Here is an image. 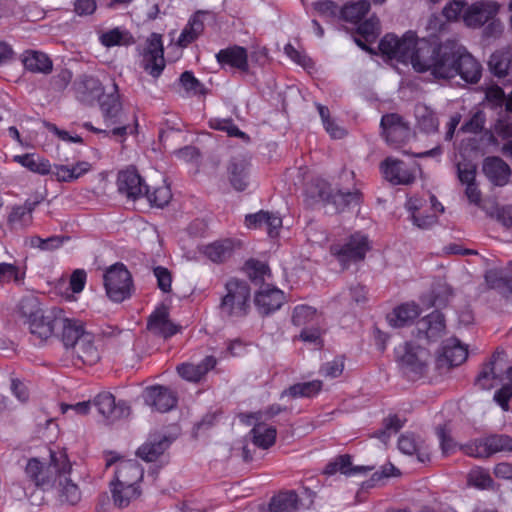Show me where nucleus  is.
Returning <instances> with one entry per match:
<instances>
[{
    "label": "nucleus",
    "mask_w": 512,
    "mask_h": 512,
    "mask_svg": "<svg viewBox=\"0 0 512 512\" xmlns=\"http://www.w3.org/2000/svg\"><path fill=\"white\" fill-rule=\"evenodd\" d=\"M438 44L427 39H419L412 31L406 32L401 38L394 34L385 35L379 50L390 61L404 65L411 64L416 72L431 74Z\"/></svg>",
    "instance_id": "nucleus-1"
},
{
    "label": "nucleus",
    "mask_w": 512,
    "mask_h": 512,
    "mask_svg": "<svg viewBox=\"0 0 512 512\" xmlns=\"http://www.w3.org/2000/svg\"><path fill=\"white\" fill-rule=\"evenodd\" d=\"M431 75L449 79L459 75L468 83H477L481 77L480 63L455 40L438 44Z\"/></svg>",
    "instance_id": "nucleus-2"
},
{
    "label": "nucleus",
    "mask_w": 512,
    "mask_h": 512,
    "mask_svg": "<svg viewBox=\"0 0 512 512\" xmlns=\"http://www.w3.org/2000/svg\"><path fill=\"white\" fill-rule=\"evenodd\" d=\"M251 290L246 281L230 279L225 284V294L219 305L223 318L238 319L247 315L250 308Z\"/></svg>",
    "instance_id": "nucleus-3"
},
{
    "label": "nucleus",
    "mask_w": 512,
    "mask_h": 512,
    "mask_svg": "<svg viewBox=\"0 0 512 512\" xmlns=\"http://www.w3.org/2000/svg\"><path fill=\"white\" fill-rule=\"evenodd\" d=\"M52 459L54 467L57 469V474L51 486L55 488L61 503L76 505L82 498V492L78 485L69 477L72 465L68 460L67 454L60 451L59 454H53Z\"/></svg>",
    "instance_id": "nucleus-4"
},
{
    "label": "nucleus",
    "mask_w": 512,
    "mask_h": 512,
    "mask_svg": "<svg viewBox=\"0 0 512 512\" xmlns=\"http://www.w3.org/2000/svg\"><path fill=\"white\" fill-rule=\"evenodd\" d=\"M395 356L403 373L411 380H417L426 373L430 353L422 345L406 342L395 348Z\"/></svg>",
    "instance_id": "nucleus-5"
},
{
    "label": "nucleus",
    "mask_w": 512,
    "mask_h": 512,
    "mask_svg": "<svg viewBox=\"0 0 512 512\" xmlns=\"http://www.w3.org/2000/svg\"><path fill=\"white\" fill-rule=\"evenodd\" d=\"M103 282L107 297L115 303L129 299L134 291L132 275L122 263H116L107 268L103 275Z\"/></svg>",
    "instance_id": "nucleus-6"
},
{
    "label": "nucleus",
    "mask_w": 512,
    "mask_h": 512,
    "mask_svg": "<svg viewBox=\"0 0 512 512\" xmlns=\"http://www.w3.org/2000/svg\"><path fill=\"white\" fill-rule=\"evenodd\" d=\"M501 383V388L495 392L494 400L504 410H509V400L512 397V367L508 368L503 375H498L493 363L487 365L479 373L476 385L480 389L488 390Z\"/></svg>",
    "instance_id": "nucleus-7"
},
{
    "label": "nucleus",
    "mask_w": 512,
    "mask_h": 512,
    "mask_svg": "<svg viewBox=\"0 0 512 512\" xmlns=\"http://www.w3.org/2000/svg\"><path fill=\"white\" fill-rule=\"evenodd\" d=\"M371 249V243L367 235L356 232L349 236L343 245L332 244L330 252L343 267H347L350 263L362 261L367 252Z\"/></svg>",
    "instance_id": "nucleus-8"
},
{
    "label": "nucleus",
    "mask_w": 512,
    "mask_h": 512,
    "mask_svg": "<svg viewBox=\"0 0 512 512\" xmlns=\"http://www.w3.org/2000/svg\"><path fill=\"white\" fill-rule=\"evenodd\" d=\"M382 136L387 144L398 149L408 143L415 137V133L404 119L396 113H390L382 116L381 123Z\"/></svg>",
    "instance_id": "nucleus-9"
},
{
    "label": "nucleus",
    "mask_w": 512,
    "mask_h": 512,
    "mask_svg": "<svg viewBox=\"0 0 512 512\" xmlns=\"http://www.w3.org/2000/svg\"><path fill=\"white\" fill-rule=\"evenodd\" d=\"M462 450L466 455L475 458L488 457L497 452H511L512 437L508 435H491L464 445Z\"/></svg>",
    "instance_id": "nucleus-10"
},
{
    "label": "nucleus",
    "mask_w": 512,
    "mask_h": 512,
    "mask_svg": "<svg viewBox=\"0 0 512 512\" xmlns=\"http://www.w3.org/2000/svg\"><path fill=\"white\" fill-rule=\"evenodd\" d=\"M141 55L145 71L154 78L159 77L165 68L162 36L157 33H152L146 39L141 50Z\"/></svg>",
    "instance_id": "nucleus-11"
},
{
    "label": "nucleus",
    "mask_w": 512,
    "mask_h": 512,
    "mask_svg": "<svg viewBox=\"0 0 512 512\" xmlns=\"http://www.w3.org/2000/svg\"><path fill=\"white\" fill-rule=\"evenodd\" d=\"M59 320H61V309H38L29 317L30 332L40 341H45L55 334Z\"/></svg>",
    "instance_id": "nucleus-12"
},
{
    "label": "nucleus",
    "mask_w": 512,
    "mask_h": 512,
    "mask_svg": "<svg viewBox=\"0 0 512 512\" xmlns=\"http://www.w3.org/2000/svg\"><path fill=\"white\" fill-rule=\"evenodd\" d=\"M380 171L383 177L393 185H408L414 182L420 167L416 163L407 165L399 159L387 157L381 162Z\"/></svg>",
    "instance_id": "nucleus-13"
},
{
    "label": "nucleus",
    "mask_w": 512,
    "mask_h": 512,
    "mask_svg": "<svg viewBox=\"0 0 512 512\" xmlns=\"http://www.w3.org/2000/svg\"><path fill=\"white\" fill-rule=\"evenodd\" d=\"M263 418L262 412L241 415L242 421L253 425L249 434L252 443L258 448L268 449L275 443L277 432L275 427L265 423Z\"/></svg>",
    "instance_id": "nucleus-14"
},
{
    "label": "nucleus",
    "mask_w": 512,
    "mask_h": 512,
    "mask_svg": "<svg viewBox=\"0 0 512 512\" xmlns=\"http://www.w3.org/2000/svg\"><path fill=\"white\" fill-rule=\"evenodd\" d=\"M500 7V4L493 0L474 2L468 5L463 13V23L469 28H480L496 17Z\"/></svg>",
    "instance_id": "nucleus-15"
},
{
    "label": "nucleus",
    "mask_w": 512,
    "mask_h": 512,
    "mask_svg": "<svg viewBox=\"0 0 512 512\" xmlns=\"http://www.w3.org/2000/svg\"><path fill=\"white\" fill-rule=\"evenodd\" d=\"M430 200L433 213L425 215L421 213L425 204L424 200L417 197H411L406 202V208L410 212L413 224L420 229H429L432 227L437 222V213H442L444 211L443 205L438 202L434 196H431Z\"/></svg>",
    "instance_id": "nucleus-16"
},
{
    "label": "nucleus",
    "mask_w": 512,
    "mask_h": 512,
    "mask_svg": "<svg viewBox=\"0 0 512 512\" xmlns=\"http://www.w3.org/2000/svg\"><path fill=\"white\" fill-rule=\"evenodd\" d=\"M118 190L121 194L130 199H137L144 196L146 184L135 168H127L118 174Z\"/></svg>",
    "instance_id": "nucleus-17"
},
{
    "label": "nucleus",
    "mask_w": 512,
    "mask_h": 512,
    "mask_svg": "<svg viewBox=\"0 0 512 512\" xmlns=\"http://www.w3.org/2000/svg\"><path fill=\"white\" fill-rule=\"evenodd\" d=\"M53 454H56V452H51V456ZM25 474L36 486L48 488L52 485L57 469L54 467L52 458L50 465L46 468L38 459L32 458L26 464Z\"/></svg>",
    "instance_id": "nucleus-18"
},
{
    "label": "nucleus",
    "mask_w": 512,
    "mask_h": 512,
    "mask_svg": "<svg viewBox=\"0 0 512 512\" xmlns=\"http://www.w3.org/2000/svg\"><path fill=\"white\" fill-rule=\"evenodd\" d=\"M145 403L159 412H167L175 407V394L164 386H151L144 391Z\"/></svg>",
    "instance_id": "nucleus-19"
},
{
    "label": "nucleus",
    "mask_w": 512,
    "mask_h": 512,
    "mask_svg": "<svg viewBox=\"0 0 512 512\" xmlns=\"http://www.w3.org/2000/svg\"><path fill=\"white\" fill-rule=\"evenodd\" d=\"M418 341H436L444 332L445 322L443 315L435 311L417 323Z\"/></svg>",
    "instance_id": "nucleus-20"
},
{
    "label": "nucleus",
    "mask_w": 512,
    "mask_h": 512,
    "mask_svg": "<svg viewBox=\"0 0 512 512\" xmlns=\"http://www.w3.org/2000/svg\"><path fill=\"white\" fill-rule=\"evenodd\" d=\"M284 303V293L271 285L262 286L255 295V305L260 313L269 314L278 310Z\"/></svg>",
    "instance_id": "nucleus-21"
},
{
    "label": "nucleus",
    "mask_w": 512,
    "mask_h": 512,
    "mask_svg": "<svg viewBox=\"0 0 512 512\" xmlns=\"http://www.w3.org/2000/svg\"><path fill=\"white\" fill-rule=\"evenodd\" d=\"M245 225L249 229L265 228L270 237H275L282 227V219L278 214L261 210L257 213L246 215Z\"/></svg>",
    "instance_id": "nucleus-22"
},
{
    "label": "nucleus",
    "mask_w": 512,
    "mask_h": 512,
    "mask_svg": "<svg viewBox=\"0 0 512 512\" xmlns=\"http://www.w3.org/2000/svg\"><path fill=\"white\" fill-rule=\"evenodd\" d=\"M94 402L99 413L110 420L126 417L130 413L126 402L120 401L116 404L114 396L108 392L98 394Z\"/></svg>",
    "instance_id": "nucleus-23"
},
{
    "label": "nucleus",
    "mask_w": 512,
    "mask_h": 512,
    "mask_svg": "<svg viewBox=\"0 0 512 512\" xmlns=\"http://www.w3.org/2000/svg\"><path fill=\"white\" fill-rule=\"evenodd\" d=\"M148 329L152 333L164 338L171 337L179 331L178 325L169 319L166 307L157 308L149 317Z\"/></svg>",
    "instance_id": "nucleus-24"
},
{
    "label": "nucleus",
    "mask_w": 512,
    "mask_h": 512,
    "mask_svg": "<svg viewBox=\"0 0 512 512\" xmlns=\"http://www.w3.org/2000/svg\"><path fill=\"white\" fill-rule=\"evenodd\" d=\"M468 356V349L461 344L456 338H450L445 341L442 346L441 353L438 357L440 365L458 366L462 364Z\"/></svg>",
    "instance_id": "nucleus-25"
},
{
    "label": "nucleus",
    "mask_w": 512,
    "mask_h": 512,
    "mask_svg": "<svg viewBox=\"0 0 512 512\" xmlns=\"http://www.w3.org/2000/svg\"><path fill=\"white\" fill-rule=\"evenodd\" d=\"M144 470L140 467L137 460H119L117 462L115 471V482L133 484V486H140L143 479Z\"/></svg>",
    "instance_id": "nucleus-26"
},
{
    "label": "nucleus",
    "mask_w": 512,
    "mask_h": 512,
    "mask_svg": "<svg viewBox=\"0 0 512 512\" xmlns=\"http://www.w3.org/2000/svg\"><path fill=\"white\" fill-rule=\"evenodd\" d=\"M240 241L235 239H221L202 247V253L212 262L220 263L230 258Z\"/></svg>",
    "instance_id": "nucleus-27"
},
{
    "label": "nucleus",
    "mask_w": 512,
    "mask_h": 512,
    "mask_svg": "<svg viewBox=\"0 0 512 512\" xmlns=\"http://www.w3.org/2000/svg\"><path fill=\"white\" fill-rule=\"evenodd\" d=\"M227 176L235 190H245L250 179V165L247 160L244 158L232 159L227 167Z\"/></svg>",
    "instance_id": "nucleus-28"
},
{
    "label": "nucleus",
    "mask_w": 512,
    "mask_h": 512,
    "mask_svg": "<svg viewBox=\"0 0 512 512\" xmlns=\"http://www.w3.org/2000/svg\"><path fill=\"white\" fill-rule=\"evenodd\" d=\"M216 59L221 66H229L240 71L248 70L247 50L241 46H232L221 49L216 54Z\"/></svg>",
    "instance_id": "nucleus-29"
},
{
    "label": "nucleus",
    "mask_w": 512,
    "mask_h": 512,
    "mask_svg": "<svg viewBox=\"0 0 512 512\" xmlns=\"http://www.w3.org/2000/svg\"><path fill=\"white\" fill-rule=\"evenodd\" d=\"M58 328H61V340L66 348H70L87 332L82 321L66 317L62 310Z\"/></svg>",
    "instance_id": "nucleus-30"
},
{
    "label": "nucleus",
    "mask_w": 512,
    "mask_h": 512,
    "mask_svg": "<svg viewBox=\"0 0 512 512\" xmlns=\"http://www.w3.org/2000/svg\"><path fill=\"white\" fill-rule=\"evenodd\" d=\"M421 313L419 306L414 302H406L395 307L388 314L387 320L392 327L400 328L411 324Z\"/></svg>",
    "instance_id": "nucleus-31"
},
{
    "label": "nucleus",
    "mask_w": 512,
    "mask_h": 512,
    "mask_svg": "<svg viewBox=\"0 0 512 512\" xmlns=\"http://www.w3.org/2000/svg\"><path fill=\"white\" fill-rule=\"evenodd\" d=\"M110 491L113 503L118 508H125L129 506L130 503L140 497L142 492L140 486H133V484L128 485L115 481L111 482Z\"/></svg>",
    "instance_id": "nucleus-32"
},
{
    "label": "nucleus",
    "mask_w": 512,
    "mask_h": 512,
    "mask_svg": "<svg viewBox=\"0 0 512 512\" xmlns=\"http://www.w3.org/2000/svg\"><path fill=\"white\" fill-rule=\"evenodd\" d=\"M483 171L487 178L498 186L505 185L511 174L509 166L498 157H489L485 159Z\"/></svg>",
    "instance_id": "nucleus-33"
},
{
    "label": "nucleus",
    "mask_w": 512,
    "mask_h": 512,
    "mask_svg": "<svg viewBox=\"0 0 512 512\" xmlns=\"http://www.w3.org/2000/svg\"><path fill=\"white\" fill-rule=\"evenodd\" d=\"M70 348L74 349L77 357L85 364L93 365L100 358L98 348L94 343V335L90 332L82 334V337Z\"/></svg>",
    "instance_id": "nucleus-34"
},
{
    "label": "nucleus",
    "mask_w": 512,
    "mask_h": 512,
    "mask_svg": "<svg viewBox=\"0 0 512 512\" xmlns=\"http://www.w3.org/2000/svg\"><path fill=\"white\" fill-rule=\"evenodd\" d=\"M171 444V440L163 435H154L137 451L140 458L147 462L155 461Z\"/></svg>",
    "instance_id": "nucleus-35"
},
{
    "label": "nucleus",
    "mask_w": 512,
    "mask_h": 512,
    "mask_svg": "<svg viewBox=\"0 0 512 512\" xmlns=\"http://www.w3.org/2000/svg\"><path fill=\"white\" fill-rule=\"evenodd\" d=\"M216 365V360L212 356H207L199 364L183 363L177 367L179 375L191 382H198L201 378Z\"/></svg>",
    "instance_id": "nucleus-36"
},
{
    "label": "nucleus",
    "mask_w": 512,
    "mask_h": 512,
    "mask_svg": "<svg viewBox=\"0 0 512 512\" xmlns=\"http://www.w3.org/2000/svg\"><path fill=\"white\" fill-rule=\"evenodd\" d=\"M12 160L35 174L48 175L51 173L50 161L38 154L14 155Z\"/></svg>",
    "instance_id": "nucleus-37"
},
{
    "label": "nucleus",
    "mask_w": 512,
    "mask_h": 512,
    "mask_svg": "<svg viewBox=\"0 0 512 512\" xmlns=\"http://www.w3.org/2000/svg\"><path fill=\"white\" fill-rule=\"evenodd\" d=\"M98 40L106 48L114 46H129L134 43L130 32L119 27L99 32Z\"/></svg>",
    "instance_id": "nucleus-38"
},
{
    "label": "nucleus",
    "mask_w": 512,
    "mask_h": 512,
    "mask_svg": "<svg viewBox=\"0 0 512 512\" xmlns=\"http://www.w3.org/2000/svg\"><path fill=\"white\" fill-rule=\"evenodd\" d=\"M399 450L407 455L416 454L420 462H426L430 458V451L422 442H419L414 435L404 434L398 440Z\"/></svg>",
    "instance_id": "nucleus-39"
},
{
    "label": "nucleus",
    "mask_w": 512,
    "mask_h": 512,
    "mask_svg": "<svg viewBox=\"0 0 512 512\" xmlns=\"http://www.w3.org/2000/svg\"><path fill=\"white\" fill-rule=\"evenodd\" d=\"M24 67L32 72L49 73L52 70V61L42 52L28 50L21 56Z\"/></svg>",
    "instance_id": "nucleus-40"
},
{
    "label": "nucleus",
    "mask_w": 512,
    "mask_h": 512,
    "mask_svg": "<svg viewBox=\"0 0 512 512\" xmlns=\"http://www.w3.org/2000/svg\"><path fill=\"white\" fill-rule=\"evenodd\" d=\"M416 125L424 133H433L438 130L439 121L435 112L425 104L415 106Z\"/></svg>",
    "instance_id": "nucleus-41"
},
{
    "label": "nucleus",
    "mask_w": 512,
    "mask_h": 512,
    "mask_svg": "<svg viewBox=\"0 0 512 512\" xmlns=\"http://www.w3.org/2000/svg\"><path fill=\"white\" fill-rule=\"evenodd\" d=\"M298 507V496L294 491L281 492L274 496L268 506L269 512H293Z\"/></svg>",
    "instance_id": "nucleus-42"
},
{
    "label": "nucleus",
    "mask_w": 512,
    "mask_h": 512,
    "mask_svg": "<svg viewBox=\"0 0 512 512\" xmlns=\"http://www.w3.org/2000/svg\"><path fill=\"white\" fill-rule=\"evenodd\" d=\"M101 111L108 124L117 122L121 112L120 97L117 92L104 96L100 101Z\"/></svg>",
    "instance_id": "nucleus-43"
},
{
    "label": "nucleus",
    "mask_w": 512,
    "mask_h": 512,
    "mask_svg": "<svg viewBox=\"0 0 512 512\" xmlns=\"http://www.w3.org/2000/svg\"><path fill=\"white\" fill-rule=\"evenodd\" d=\"M512 55L509 51L500 50L494 52L489 59L488 65L491 72L498 76L503 77L507 75L511 68Z\"/></svg>",
    "instance_id": "nucleus-44"
},
{
    "label": "nucleus",
    "mask_w": 512,
    "mask_h": 512,
    "mask_svg": "<svg viewBox=\"0 0 512 512\" xmlns=\"http://www.w3.org/2000/svg\"><path fill=\"white\" fill-rule=\"evenodd\" d=\"M322 388V382L319 380H313L309 382L297 383L289 387L281 394V398L285 396L298 397H313L317 395Z\"/></svg>",
    "instance_id": "nucleus-45"
},
{
    "label": "nucleus",
    "mask_w": 512,
    "mask_h": 512,
    "mask_svg": "<svg viewBox=\"0 0 512 512\" xmlns=\"http://www.w3.org/2000/svg\"><path fill=\"white\" fill-rule=\"evenodd\" d=\"M203 29L204 24L200 19V14H196L189 20L188 24L182 30L177 41L178 45L181 47H186L201 34Z\"/></svg>",
    "instance_id": "nucleus-46"
},
{
    "label": "nucleus",
    "mask_w": 512,
    "mask_h": 512,
    "mask_svg": "<svg viewBox=\"0 0 512 512\" xmlns=\"http://www.w3.org/2000/svg\"><path fill=\"white\" fill-rule=\"evenodd\" d=\"M68 238L63 236H51L48 238H41L40 236L33 235L26 239L25 243L31 248H37L41 251H54L63 246Z\"/></svg>",
    "instance_id": "nucleus-47"
},
{
    "label": "nucleus",
    "mask_w": 512,
    "mask_h": 512,
    "mask_svg": "<svg viewBox=\"0 0 512 512\" xmlns=\"http://www.w3.org/2000/svg\"><path fill=\"white\" fill-rule=\"evenodd\" d=\"M370 8V4L366 0H359L357 2H353L350 4L345 5L340 13L344 20L357 23L359 22L362 17L366 15Z\"/></svg>",
    "instance_id": "nucleus-48"
},
{
    "label": "nucleus",
    "mask_w": 512,
    "mask_h": 512,
    "mask_svg": "<svg viewBox=\"0 0 512 512\" xmlns=\"http://www.w3.org/2000/svg\"><path fill=\"white\" fill-rule=\"evenodd\" d=\"M316 107L327 133L334 139L343 138L346 134V131L342 126H340L334 119L330 117V111L328 107L321 104H317Z\"/></svg>",
    "instance_id": "nucleus-49"
},
{
    "label": "nucleus",
    "mask_w": 512,
    "mask_h": 512,
    "mask_svg": "<svg viewBox=\"0 0 512 512\" xmlns=\"http://www.w3.org/2000/svg\"><path fill=\"white\" fill-rule=\"evenodd\" d=\"M319 314L316 309L308 305H298L294 308L292 321L297 326L318 323Z\"/></svg>",
    "instance_id": "nucleus-50"
},
{
    "label": "nucleus",
    "mask_w": 512,
    "mask_h": 512,
    "mask_svg": "<svg viewBox=\"0 0 512 512\" xmlns=\"http://www.w3.org/2000/svg\"><path fill=\"white\" fill-rule=\"evenodd\" d=\"M25 270L10 263H0V283L15 282L22 284Z\"/></svg>",
    "instance_id": "nucleus-51"
},
{
    "label": "nucleus",
    "mask_w": 512,
    "mask_h": 512,
    "mask_svg": "<svg viewBox=\"0 0 512 512\" xmlns=\"http://www.w3.org/2000/svg\"><path fill=\"white\" fill-rule=\"evenodd\" d=\"M469 485L478 489H490L493 486V479L489 472L483 468H473L468 474Z\"/></svg>",
    "instance_id": "nucleus-52"
},
{
    "label": "nucleus",
    "mask_w": 512,
    "mask_h": 512,
    "mask_svg": "<svg viewBox=\"0 0 512 512\" xmlns=\"http://www.w3.org/2000/svg\"><path fill=\"white\" fill-rule=\"evenodd\" d=\"M144 196L147 197L148 201L156 207H164L169 203L172 198L171 190L169 186L162 185L155 188L152 192L146 187Z\"/></svg>",
    "instance_id": "nucleus-53"
},
{
    "label": "nucleus",
    "mask_w": 512,
    "mask_h": 512,
    "mask_svg": "<svg viewBox=\"0 0 512 512\" xmlns=\"http://www.w3.org/2000/svg\"><path fill=\"white\" fill-rule=\"evenodd\" d=\"M467 7L466 0H451L444 6L442 15L449 22L463 21V13Z\"/></svg>",
    "instance_id": "nucleus-54"
},
{
    "label": "nucleus",
    "mask_w": 512,
    "mask_h": 512,
    "mask_svg": "<svg viewBox=\"0 0 512 512\" xmlns=\"http://www.w3.org/2000/svg\"><path fill=\"white\" fill-rule=\"evenodd\" d=\"M9 222L15 228L27 227L32 222L31 209L26 206L14 207L9 215Z\"/></svg>",
    "instance_id": "nucleus-55"
},
{
    "label": "nucleus",
    "mask_w": 512,
    "mask_h": 512,
    "mask_svg": "<svg viewBox=\"0 0 512 512\" xmlns=\"http://www.w3.org/2000/svg\"><path fill=\"white\" fill-rule=\"evenodd\" d=\"M358 32L366 42H374L380 32L379 20L374 16L370 17L362 24H360V26L358 27Z\"/></svg>",
    "instance_id": "nucleus-56"
},
{
    "label": "nucleus",
    "mask_w": 512,
    "mask_h": 512,
    "mask_svg": "<svg viewBox=\"0 0 512 512\" xmlns=\"http://www.w3.org/2000/svg\"><path fill=\"white\" fill-rule=\"evenodd\" d=\"M78 93L87 94L88 96L95 97L101 92V83L93 76H84L76 83Z\"/></svg>",
    "instance_id": "nucleus-57"
},
{
    "label": "nucleus",
    "mask_w": 512,
    "mask_h": 512,
    "mask_svg": "<svg viewBox=\"0 0 512 512\" xmlns=\"http://www.w3.org/2000/svg\"><path fill=\"white\" fill-rule=\"evenodd\" d=\"M180 83L189 95H201L205 93L203 84H201L190 71L182 73Z\"/></svg>",
    "instance_id": "nucleus-58"
},
{
    "label": "nucleus",
    "mask_w": 512,
    "mask_h": 512,
    "mask_svg": "<svg viewBox=\"0 0 512 512\" xmlns=\"http://www.w3.org/2000/svg\"><path fill=\"white\" fill-rule=\"evenodd\" d=\"M210 127L226 132L229 136L244 138L245 133L239 130L231 119L215 118L210 120Z\"/></svg>",
    "instance_id": "nucleus-59"
},
{
    "label": "nucleus",
    "mask_w": 512,
    "mask_h": 512,
    "mask_svg": "<svg viewBox=\"0 0 512 512\" xmlns=\"http://www.w3.org/2000/svg\"><path fill=\"white\" fill-rule=\"evenodd\" d=\"M309 198L315 201H325L329 199V186L324 180H315L306 190Z\"/></svg>",
    "instance_id": "nucleus-60"
},
{
    "label": "nucleus",
    "mask_w": 512,
    "mask_h": 512,
    "mask_svg": "<svg viewBox=\"0 0 512 512\" xmlns=\"http://www.w3.org/2000/svg\"><path fill=\"white\" fill-rule=\"evenodd\" d=\"M485 280L491 288H500L503 285L512 293V263L510 264L509 274L506 275L505 280L499 278L498 272L494 270H490L486 273Z\"/></svg>",
    "instance_id": "nucleus-61"
},
{
    "label": "nucleus",
    "mask_w": 512,
    "mask_h": 512,
    "mask_svg": "<svg viewBox=\"0 0 512 512\" xmlns=\"http://www.w3.org/2000/svg\"><path fill=\"white\" fill-rule=\"evenodd\" d=\"M284 52L292 61H294L304 69L312 68V60L306 54L293 47L291 44H287L284 47Z\"/></svg>",
    "instance_id": "nucleus-62"
},
{
    "label": "nucleus",
    "mask_w": 512,
    "mask_h": 512,
    "mask_svg": "<svg viewBox=\"0 0 512 512\" xmlns=\"http://www.w3.org/2000/svg\"><path fill=\"white\" fill-rule=\"evenodd\" d=\"M458 179L463 185L475 182L476 166L472 163L464 162L457 165Z\"/></svg>",
    "instance_id": "nucleus-63"
},
{
    "label": "nucleus",
    "mask_w": 512,
    "mask_h": 512,
    "mask_svg": "<svg viewBox=\"0 0 512 512\" xmlns=\"http://www.w3.org/2000/svg\"><path fill=\"white\" fill-rule=\"evenodd\" d=\"M153 274L157 279L159 289L165 293L170 292L172 284L170 271L165 267L157 266L153 269Z\"/></svg>",
    "instance_id": "nucleus-64"
}]
</instances>
